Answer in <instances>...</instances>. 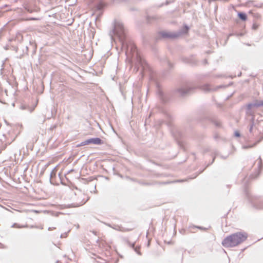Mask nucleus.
Listing matches in <instances>:
<instances>
[{"label":"nucleus","instance_id":"obj_1","mask_svg":"<svg viewBox=\"0 0 263 263\" xmlns=\"http://www.w3.org/2000/svg\"><path fill=\"white\" fill-rule=\"evenodd\" d=\"M248 234L245 232H238L226 237L222 241V245L225 248L235 247L245 241Z\"/></svg>","mask_w":263,"mask_h":263},{"label":"nucleus","instance_id":"obj_4","mask_svg":"<svg viewBox=\"0 0 263 263\" xmlns=\"http://www.w3.org/2000/svg\"><path fill=\"white\" fill-rule=\"evenodd\" d=\"M81 198L83 197V200L78 203L79 206L83 205L84 203H86V202L88 199V197L86 195H85L84 194H82L81 196Z\"/></svg>","mask_w":263,"mask_h":263},{"label":"nucleus","instance_id":"obj_2","mask_svg":"<svg viewBox=\"0 0 263 263\" xmlns=\"http://www.w3.org/2000/svg\"><path fill=\"white\" fill-rule=\"evenodd\" d=\"M90 143L100 145V144H102L103 142H102V140L99 138H91V139H88L86 141H85V142H84L83 143V145H87V144H89Z\"/></svg>","mask_w":263,"mask_h":263},{"label":"nucleus","instance_id":"obj_3","mask_svg":"<svg viewBox=\"0 0 263 263\" xmlns=\"http://www.w3.org/2000/svg\"><path fill=\"white\" fill-rule=\"evenodd\" d=\"M161 35L163 37L165 38H175L178 36L177 34H176L175 33H170V32H163L161 33Z\"/></svg>","mask_w":263,"mask_h":263},{"label":"nucleus","instance_id":"obj_8","mask_svg":"<svg viewBox=\"0 0 263 263\" xmlns=\"http://www.w3.org/2000/svg\"><path fill=\"white\" fill-rule=\"evenodd\" d=\"M261 104L263 105V103H262V104Z\"/></svg>","mask_w":263,"mask_h":263},{"label":"nucleus","instance_id":"obj_5","mask_svg":"<svg viewBox=\"0 0 263 263\" xmlns=\"http://www.w3.org/2000/svg\"><path fill=\"white\" fill-rule=\"evenodd\" d=\"M238 17L242 21H246L247 18V15L244 13L239 12L238 14Z\"/></svg>","mask_w":263,"mask_h":263},{"label":"nucleus","instance_id":"obj_6","mask_svg":"<svg viewBox=\"0 0 263 263\" xmlns=\"http://www.w3.org/2000/svg\"><path fill=\"white\" fill-rule=\"evenodd\" d=\"M235 136L236 137H239V136H240V134H239V132H238V131H236V132H235Z\"/></svg>","mask_w":263,"mask_h":263},{"label":"nucleus","instance_id":"obj_7","mask_svg":"<svg viewBox=\"0 0 263 263\" xmlns=\"http://www.w3.org/2000/svg\"><path fill=\"white\" fill-rule=\"evenodd\" d=\"M184 30H185V32H187V31H188V30H189V28H187V27L185 26V27H184Z\"/></svg>","mask_w":263,"mask_h":263}]
</instances>
